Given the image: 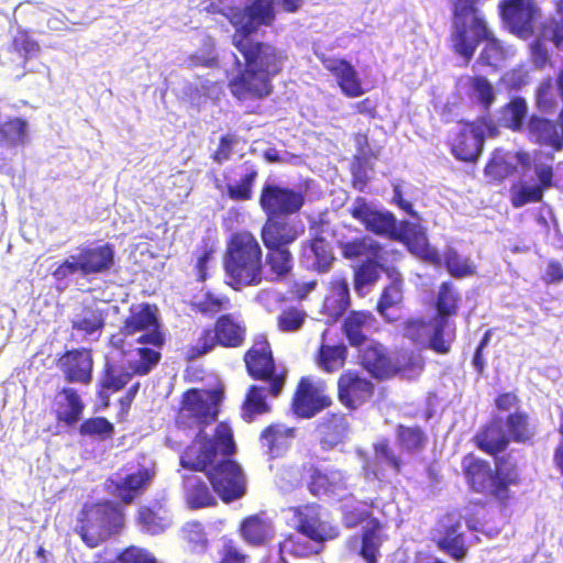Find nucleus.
Masks as SVG:
<instances>
[{
	"label": "nucleus",
	"instance_id": "20",
	"mask_svg": "<svg viewBox=\"0 0 563 563\" xmlns=\"http://www.w3.org/2000/svg\"><path fill=\"white\" fill-rule=\"evenodd\" d=\"M56 366L68 384L88 386L93 379V357L90 349L74 347L62 353Z\"/></svg>",
	"mask_w": 563,
	"mask_h": 563
},
{
	"label": "nucleus",
	"instance_id": "1",
	"mask_svg": "<svg viewBox=\"0 0 563 563\" xmlns=\"http://www.w3.org/2000/svg\"><path fill=\"white\" fill-rule=\"evenodd\" d=\"M473 443L479 451L494 457V467L473 453L464 455L461 465L468 489L499 506H508L512 498L511 487L521 485L522 475L517 460L504 454L510 442L503 418L495 416L485 422L473 437Z\"/></svg>",
	"mask_w": 563,
	"mask_h": 563
},
{
	"label": "nucleus",
	"instance_id": "16",
	"mask_svg": "<svg viewBox=\"0 0 563 563\" xmlns=\"http://www.w3.org/2000/svg\"><path fill=\"white\" fill-rule=\"evenodd\" d=\"M498 14L511 34L527 40L534 35L541 9L536 0H500Z\"/></svg>",
	"mask_w": 563,
	"mask_h": 563
},
{
	"label": "nucleus",
	"instance_id": "17",
	"mask_svg": "<svg viewBox=\"0 0 563 563\" xmlns=\"http://www.w3.org/2000/svg\"><path fill=\"white\" fill-rule=\"evenodd\" d=\"M213 492L224 504L243 498L246 494V477L241 466L231 459L220 460L206 474Z\"/></svg>",
	"mask_w": 563,
	"mask_h": 563
},
{
	"label": "nucleus",
	"instance_id": "12",
	"mask_svg": "<svg viewBox=\"0 0 563 563\" xmlns=\"http://www.w3.org/2000/svg\"><path fill=\"white\" fill-rule=\"evenodd\" d=\"M301 476L307 490L313 497H332L351 488L350 474L342 468L306 463L301 467Z\"/></svg>",
	"mask_w": 563,
	"mask_h": 563
},
{
	"label": "nucleus",
	"instance_id": "36",
	"mask_svg": "<svg viewBox=\"0 0 563 563\" xmlns=\"http://www.w3.org/2000/svg\"><path fill=\"white\" fill-rule=\"evenodd\" d=\"M339 510L344 527L353 529L363 522H368L373 518L371 505L362 499H357L353 494L344 495L340 498Z\"/></svg>",
	"mask_w": 563,
	"mask_h": 563
},
{
	"label": "nucleus",
	"instance_id": "28",
	"mask_svg": "<svg viewBox=\"0 0 563 563\" xmlns=\"http://www.w3.org/2000/svg\"><path fill=\"white\" fill-rule=\"evenodd\" d=\"M351 306L349 280L345 276L332 277L323 299L321 313L328 323H335Z\"/></svg>",
	"mask_w": 563,
	"mask_h": 563
},
{
	"label": "nucleus",
	"instance_id": "19",
	"mask_svg": "<svg viewBox=\"0 0 563 563\" xmlns=\"http://www.w3.org/2000/svg\"><path fill=\"white\" fill-rule=\"evenodd\" d=\"M218 411L214 406L203 397L198 388L186 390L180 400L175 423L179 429L203 427L216 421Z\"/></svg>",
	"mask_w": 563,
	"mask_h": 563
},
{
	"label": "nucleus",
	"instance_id": "62",
	"mask_svg": "<svg viewBox=\"0 0 563 563\" xmlns=\"http://www.w3.org/2000/svg\"><path fill=\"white\" fill-rule=\"evenodd\" d=\"M115 560L119 563H159L150 550L134 544L123 548Z\"/></svg>",
	"mask_w": 563,
	"mask_h": 563
},
{
	"label": "nucleus",
	"instance_id": "8",
	"mask_svg": "<svg viewBox=\"0 0 563 563\" xmlns=\"http://www.w3.org/2000/svg\"><path fill=\"white\" fill-rule=\"evenodd\" d=\"M124 526V514L120 506L106 500L87 504L78 517L76 532L88 548H97Z\"/></svg>",
	"mask_w": 563,
	"mask_h": 563
},
{
	"label": "nucleus",
	"instance_id": "9",
	"mask_svg": "<svg viewBox=\"0 0 563 563\" xmlns=\"http://www.w3.org/2000/svg\"><path fill=\"white\" fill-rule=\"evenodd\" d=\"M246 331V325L239 317L230 312L222 313L188 345L186 357L189 361L200 358L218 346L239 349L245 343Z\"/></svg>",
	"mask_w": 563,
	"mask_h": 563
},
{
	"label": "nucleus",
	"instance_id": "13",
	"mask_svg": "<svg viewBox=\"0 0 563 563\" xmlns=\"http://www.w3.org/2000/svg\"><path fill=\"white\" fill-rule=\"evenodd\" d=\"M332 405L324 380L302 376L294 390L290 408L300 419H311Z\"/></svg>",
	"mask_w": 563,
	"mask_h": 563
},
{
	"label": "nucleus",
	"instance_id": "61",
	"mask_svg": "<svg viewBox=\"0 0 563 563\" xmlns=\"http://www.w3.org/2000/svg\"><path fill=\"white\" fill-rule=\"evenodd\" d=\"M307 313L296 307L284 309L277 317V327L282 332H296L305 323Z\"/></svg>",
	"mask_w": 563,
	"mask_h": 563
},
{
	"label": "nucleus",
	"instance_id": "52",
	"mask_svg": "<svg viewBox=\"0 0 563 563\" xmlns=\"http://www.w3.org/2000/svg\"><path fill=\"white\" fill-rule=\"evenodd\" d=\"M391 280L383 289L376 305L377 312L387 319V310L402 301V278L398 272L390 274Z\"/></svg>",
	"mask_w": 563,
	"mask_h": 563
},
{
	"label": "nucleus",
	"instance_id": "40",
	"mask_svg": "<svg viewBox=\"0 0 563 563\" xmlns=\"http://www.w3.org/2000/svg\"><path fill=\"white\" fill-rule=\"evenodd\" d=\"M426 362L421 353L411 350H402L393 357V372L390 378L400 376L402 378H416L424 369Z\"/></svg>",
	"mask_w": 563,
	"mask_h": 563
},
{
	"label": "nucleus",
	"instance_id": "56",
	"mask_svg": "<svg viewBox=\"0 0 563 563\" xmlns=\"http://www.w3.org/2000/svg\"><path fill=\"white\" fill-rule=\"evenodd\" d=\"M444 266L454 278L473 276L475 266L470 258L461 256L454 249H449L444 254Z\"/></svg>",
	"mask_w": 563,
	"mask_h": 563
},
{
	"label": "nucleus",
	"instance_id": "27",
	"mask_svg": "<svg viewBox=\"0 0 563 563\" xmlns=\"http://www.w3.org/2000/svg\"><path fill=\"white\" fill-rule=\"evenodd\" d=\"M360 365L372 377L385 380L390 378L393 372V356L387 346L378 341H371L358 347Z\"/></svg>",
	"mask_w": 563,
	"mask_h": 563
},
{
	"label": "nucleus",
	"instance_id": "22",
	"mask_svg": "<svg viewBox=\"0 0 563 563\" xmlns=\"http://www.w3.org/2000/svg\"><path fill=\"white\" fill-rule=\"evenodd\" d=\"M374 391V383L358 372L347 369L338 378V398L350 410H355L369 401Z\"/></svg>",
	"mask_w": 563,
	"mask_h": 563
},
{
	"label": "nucleus",
	"instance_id": "6",
	"mask_svg": "<svg viewBox=\"0 0 563 563\" xmlns=\"http://www.w3.org/2000/svg\"><path fill=\"white\" fill-rule=\"evenodd\" d=\"M481 5L482 0H473L451 9V47L456 55L465 60L466 65L473 58L479 44L492 33Z\"/></svg>",
	"mask_w": 563,
	"mask_h": 563
},
{
	"label": "nucleus",
	"instance_id": "32",
	"mask_svg": "<svg viewBox=\"0 0 563 563\" xmlns=\"http://www.w3.org/2000/svg\"><path fill=\"white\" fill-rule=\"evenodd\" d=\"M462 303L463 297L460 288L452 280L442 282L433 300V318L452 320L459 314Z\"/></svg>",
	"mask_w": 563,
	"mask_h": 563
},
{
	"label": "nucleus",
	"instance_id": "33",
	"mask_svg": "<svg viewBox=\"0 0 563 563\" xmlns=\"http://www.w3.org/2000/svg\"><path fill=\"white\" fill-rule=\"evenodd\" d=\"M239 531L246 543L256 547L266 544L275 537L273 521L265 512L245 517L240 523Z\"/></svg>",
	"mask_w": 563,
	"mask_h": 563
},
{
	"label": "nucleus",
	"instance_id": "24",
	"mask_svg": "<svg viewBox=\"0 0 563 563\" xmlns=\"http://www.w3.org/2000/svg\"><path fill=\"white\" fill-rule=\"evenodd\" d=\"M86 404L79 391L71 386L57 389L51 402V412L58 426L73 428L84 416Z\"/></svg>",
	"mask_w": 563,
	"mask_h": 563
},
{
	"label": "nucleus",
	"instance_id": "60",
	"mask_svg": "<svg viewBox=\"0 0 563 563\" xmlns=\"http://www.w3.org/2000/svg\"><path fill=\"white\" fill-rule=\"evenodd\" d=\"M483 43H485V45L477 58V64L497 68V64L504 58V49L500 42L492 32L488 38L484 40Z\"/></svg>",
	"mask_w": 563,
	"mask_h": 563
},
{
	"label": "nucleus",
	"instance_id": "46",
	"mask_svg": "<svg viewBox=\"0 0 563 563\" xmlns=\"http://www.w3.org/2000/svg\"><path fill=\"white\" fill-rule=\"evenodd\" d=\"M484 172L490 184H501L516 173V166L512 164L509 154L496 150L492 154Z\"/></svg>",
	"mask_w": 563,
	"mask_h": 563
},
{
	"label": "nucleus",
	"instance_id": "38",
	"mask_svg": "<svg viewBox=\"0 0 563 563\" xmlns=\"http://www.w3.org/2000/svg\"><path fill=\"white\" fill-rule=\"evenodd\" d=\"M433 328L427 347L437 354L445 355L451 352L456 339V327L451 320L433 318Z\"/></svg>",
	"mask_w": 563,
	"mask_h": 563
},
{
	"label": "nucleus",
	"instance_id": "35",
	"mask_svg": "<svg viewBox=\"0 0 563 563\" xmlns=\"http://www.w3.org/2000/svg\"><path fill=\"white\" fill-rule=\"evenodd\" d=\"M509 442L532 444L536 439V428L530 422L529 415L523 410H515L503 419Z\"/></svg>",
	"mask_w": 563,
	"mask_h": 563
},
{
	"label": "nucleus",
	"instance_id": "47",
	"mask_svg": "<svg viewBox=\"0 0 563 563\" xmlns=\"http://www.w3.org/2000/svg\"><path fill=\"white\" fill-rule=\"evenodd\" d=\"M382 525L377 518L369 520L367 526L361 534V548L358 555L362 556L366 563H377L379 556L380 542L378 540V531Z\"/></svg>",
	"mask_w": 563,
	"mask_h": 563
},
{
	"label": "nucleus",
	"instance_id": "30",
	"mask_svg": "<svg viewBox=\"0 0 563 563\" xmlns=\"http://www.w3.org/2000/svg\"><path fill=\"white\" fill-rule=\"evenodd\" d=\"M434 542L439 550L456 562H462L468 553L460 520L443 523L438 530V538L434 539Z\"/></svg>",
	"mask_w": 563,
	"mask_h": 563
},
{
	"label": "nucleus",
	"instance_id": "48",
	"mask_svg": "<svg viewBox=\"0 0 563 563\" xmlns=\"http://www.w3.org/2000/svg\"><path fill=\"white\" fill-rule=\"evenodd\" d=\"M364 228L376 235L388 236L393 240H401L402 236L395 216L389 211L375 210Z\"/></svg>",
	"mask_w": 563,
	"mask_h": 563
},
{
	"label": "nucleus",
	"instance_id": "49",
	"mask_svg": "<svg viewBox=\"0 0 563 563\" xmlns=\"http://www.w3.org/2000/svg\"><path fill=\"white\" fill-rule=\"evenodd\" d=\"M470 97L488 112L496 101V91L487 77L482 75L468 78Z\"/></svg>",
	"mask_w": 563,
	"mask_h": 563
},
{
	"label": "nucleus",
	"instance_id": "42",
	"mask_svg": "<svg viewBox=\"0 0 563 563\" xmlns=\"http://www.w3.org/2000/svg\"><path fill=\"white\" fill-rule=\"evenodd\" d=\"M347 358V347L344 343H322L317 353V364L325 373H334L342 368Z\"/></svg>",
	"mask_w": 563,
	"mask_h": 563
},
{
	"label": "nucleus",
	"instance_id": "3",
	"mask_svg": "<svg viewBox=\"0 0 563 563\" xmlns=\"http://www.w3.org/2000/svg\"><path fill=\"white\" fill-rule=\"evenodd\" d=\"M165 343L156 308L150 303L131 306L120 329L109 338L110 346L122 356L139 355V351L145 349L158 355V363Z\"/></svg>",
	"mask_w": 563,
	"mask_h": 563
},
{
	"label": "nucleus",
	"instance_id": "43",
	"mask_svg": "<svg viewBox=\"0 0 563 563\" xmlns=\"http://www.w3.org/2000/svg\"><path fill=\"white\" fill-rule=\"evenodd\" d=\"M499 134L496 122L490 117H479L462 124L460 135L464 141H486Z\"/></svg>",
	"mask_w": 563,
	"mask_h": 563
},
{
	"label": "nucleus",
	"instance_id": "58",
	"mask_svg": "<svg viewBox=\"0 0 563 563\" xmlns=\"http://www.w3.org/2000/svg\"><path fill=\"white\" fill-rule=\"evenodd\" d=\"M375 457L386 464L395 474H400L405 466V461L398 455L388 439H382L373 444Z\"/></svg>",
	"mask_w": 563,
	"mask_h": 563
},
{
	"label": "nucleus",
	"instance_id": "2",
	"mask_svg": "<svg viewBox=\"0 0 563 563\" xmlns=\"http://www.w3.org/2000/svg\"><path fill=\"white\" fill-rule=\"evenodd\" d=\"M232 44L244 60V68L229 80L238 100H258L273 91L272 79L280 75L288 62L286 51L254 35H232Z\"/></svg>",
	"mask_w": 563,
	"mask_h": 563
},
{
	"label": "nucleus",
	"instance_id": "54",
	"mask_svg": "<svg viewBox=\"0 0 563 563\" xmlns=\"http://www.w3.org/2000/svg\"><path fill=\"white\" fill-rule=\"evenodd\" d=\"M106 325L103 311L96 307H85L82 316L71 321L74 330L91 335L97 331H101Z\"/></svg>",
	"mask_w": 563,
	"mask_h": 563
},
{
	"label": "nucleus",
	"instance_id": "51",
	"mask_svg": "<svg viewBox=\"0 0 563 563\" xmlns=\"http://www.w3.org/2000/svg\"><path fill=\"white\" fill-rule=\"evenodd\" d=\"M499 112V122L501 125L512 131H520L522 129L523 119L527 115L526 100L521 97L512 98L500 108Z\"/></svg>",
	"mask_w": 563,
	"mask_h": 563
},
{
	"label": "nucleus",
	"instance_id": "34",
	"mask_svg": "<svg viewBox=\"0 0 563 563\" xmlns=\"http://www.w3.org/2000/svg\"><path fill=\"white\" fill-rule=\"evenodd\" d=\"M376 322L375 316L368 310H351L342 321L341 330L349 344L362 346L366 341L365 330Z\"/></svg>",
	"mask_w": 563,
	"mask_h": 563
},
{
	"label": "nucleus",
	"instance_id": "57",
	"mask_svg": "<svg viewBox=\"0 0 563 563\" xmlns=\"http://www.w3.org/2000/svg\"><path fill=\"white\" fill-rule=\"evenodd\" d=\"M380 265L373 260L362 262L354 271V289L362 295L364 287L374 285L379 279Z\"/></svg>",
	"mask_w": 563,
	"mask_h": 563
},
{
	"label": "nucleus",
	"instance_id": "31",
	"mask_svg": "<svg viewBox=\"0 0 563 563\" xmlns=\"http://www.w3.org/2000/svg\"><path fill=\"white\" fill-rule=\"evenodd\" d=\"M135 521L143 533L151 536L163 533L172 523L168 510L157 500L140 506Z\"/></svg>",
	"mask_w": 563,
	"mask_h": 563
},
{
	"label": "nucleus",
	"instance_id": "10",
	"mask_svg": "<svg viewBox=\"0 0 563 563\" xmlns=\"http://www.w3.org/2000/svg\"><path fill=\"white\" fill-rule=\"evenodd\" d=\"M245 369L249 376L255 380L267 384V393L272 397H278L286 383V372L277 371L273 350L267 335L258 333L253 338L252 345L243 355Z\"/></svg>",
	"mask_w": 563,
	"mask_h": 563
},
{
	"label": "nucleus",
	"instance_id": "4",
	"mask_svg": "<svg viewBox=\"0 0 563 563\" xmlns=\"http://www.w3.org/2000/svg\"><path fill=\"white\" fill-rule=\"evenodd\" d=\"M227 285L235 291L257 286L264 280L263 251L256 238L249 231L231 234L223 258Z\"/></svg>",
	"mask_w": 563,
	"mask_h": 563
},
{
	"label": "nucleus",
	"instance_id": "41",
	"mask_svg": "<svg viewBox=\"0 0 563 563\" xmlns=\"http://www.w3.org/2000/svg\"><path fill=\"white\" fill-rule=\"evenodd\" d=\"M267 250L265 263L268 266L272 282L282 280L292 269L294 257L288 247L265 246Z\"/></svg>",
	"mask_w": 563,
	"mask_h": 563
},
{
	"label": "nucleus",
	"instance_id": "53",
	"mask_svg": "<svg viewBox=\"0 0 563 563\" xmlns=\"http://www.w3.org/2000/svg\"><path fill=\"white\" fill-rule=\"evenodd\" d=\"M258 177V170L249 166L239 181L225 186V195L233 201H249L253 197L254 184Z\"/></svg>",
	"mask_w": 563,
	"mask_h": 563
},
{
	"label": "nucleus",
	"instance_id": "25",
	"mask_svg": "<svg viewBox=\"0 0 563 563\" xmlns=\"http://www.w3.org/2000/svg\"><path fill=\"white\" fill-rule=\"evenodd\" d=\"M303 232V225L289 220L288 217H266L261 230V238L264 246L288 247Z\"/></svg>",
	"mask_w": 563,
	"mask_h": 563
},
{
	"label": "nucleus",
	"instance_id": "55",
	"mask_svg": "<svg viewBox=\"0 0 563 563\" xmlns=\"http://www.w3.org/2000/svg\"><path fill=\"white\" fill-rule=\"evenodd\" d=\"M309 249L314 256V269L319 273L328 272L334 261L330 243L324 238L314 236L309 241Z\"/></svg>",
	"mask_w": 563,
	"mask_h": 563
},
{
	"label": "nucleus",
	"instance_id": "21",
	"mask_svg": "<svg viewBox=\"0 0 563 563\" xmlns=\"http://www.w3.org/2000/svg\"><path fill=\"white\" fill-rule=\"evenodd\" d=\"M155 472L145 466L123 477L115 474L107 478L104 489L111 496L118 498L124 505H131L142 496L152 483Z\"/></svg>",
	"mask_w": 563,
	"mask_h": 563
},
{
	"label": "nucleus",
	"instance_id": "63",
	"mask_svg": "<svg viewBox=\"0 0 563 563\" xmlns=\"http://www.w3.org/2000/svg\"><path fill=\"white\" fill-rule=\"evenodd\" d=\"M529 131L536 135V141H560L555 122L545 118L531 117L529 120Z\"/></svg>",
	"mask_w": 563,
	"mask_h": 563
},
{
	"label": "nucleus",
	"instance_id": "18",
	"mask_svg": "<svg viewBox=\"0 0 563 563\" xmlns=\"http://www.w3.org/2000/svg\"><path fill=\"white\" fill-rule=\"evenodd\" d=\"M306 202L300 190L274 183H265L261 189L258 203L266 217H289L298 213Z\"/></svg>",
	"mask_w": 563,
	"mask_h": 563
},
{
	"label": "nucleus",
	"instance_id": "50",
	"mask_svg": "<svg viewBox=\"0 0 563 563\" xmlns=\"http://www.w3.org/2000/svg\"><path fill=\"white\" fill-rule=\"evenodd\" d=\"M230 307L231 299L227 295L216 294L211 290L205 291L199 299L190 302L192 311L206 317L214 316Z\"/></svg>",
	"mask_w": 563,
	"mask_h": 563
},
{
	"label": "nucleus",
	"instance_id": "26",
	"mask_svg": "<svg viewBox=\"0 0 563 563\" xmlns=\"http://www.w3.org/2000/svg\"><path fill=\"white\" fill-rule=\"evenodd\" d=\"M318 58L324 69L336 79V84L345 97L357 98L365 92L358 73L349 60L324 54L319 55Z\"/></svg>",
	"mask_w": 563,
	"mask_h": 563
},
{
	"label": "nucleus",
	"instance_id": "14",
	"mask_svg": "<svg viewBox=\"0 0 563 563\" xmlns=\"http://www.w3.org/2000/svg\"><path fill=\"white\" fill-rule=\"evenodd\" d=\"M233 26V34L254 35L261 26L276 21L275 0H251L243 8H229L221 12Z\"/></svg>",
	"mask_w": 563,
	"mask_h": 563
},
{
	"label": "nucleus",
	"instance_id": "39",
	"mask_svg": "<svg viewBox=\"0 0 563 563\" xmlns=\"http://www.w3.org/2000/svg\"><path fill=\"white\" fill-rule=\"evenodd\" d=\"M395 434L399 449L408 454L422 452L429 441L426 430L418 424L406 426L399 423L396 426Z\"/></svg>",
	"mask_w": 563,
	"mask_h": 563
},
{
	"label": "nucleus",
	"instance_id": "5",
	"mask_svg": "<svg viewBox=\"0 0 563 563\" xmlns=\"http://www.w3.org/2000/svg\"><path fill=\"white\" fill-rule=\"evenodd\" d=\"M516 158L522 167L521 185H514L510 202L514 208L542 201L544 192L554 186L553 155L536 152H517Z\"/></svg>",
	"mask_w": 563,
	"mask_h": 563
},
{
	"label": "nucleus",
	"instance_id": "23",
	"mask_svg": "<svg viewBox=\"0 0 563 563\" xmlns=\"http://www.w3.org/2000/svg\"><path fill=\"white\" fill-rule=\"evenodd\" d=\"M80 266V275L106 274L115 263V249L110 242H90L77 247L75 255Z\"/></svg>",
	"mask_w": 563,
	"mask_h": 563
},
{
	"label": "nucleus",
	"instance_id": "59",
	"mask_svg": "<svg viewBox=\"0 0 563 563\" xmlns=\"http://www.w3.org/2000/svg\"><path fill=\"white\" fill-rule=\"evenodd\" d=\"M11 47L24 62H27L41 51L40 44L24 29L18 30L16 34L12 37Z\"/></svg>",
	"mask_w": 563,
	"mask_h": 563
},
{
	"label": "nucleus",
	"instance_id": "15",
	"mask_svg": "<svg viewBox=\"0 0 563 563\" xmlns=\"http://www.w3.org/2000/svg\"><path fill=\"white\" fill-rule=\"evenodd\" d=\"M290 511L296 519L297 531L314 542L322 543L340 536L339 526L323 518V507L317 501L290 507Z\"/></svg>",
	"mask_w": 563,
	"mask_h": 563
},
{
	"label": "nucleus",
	"instance_id": "64",
	"mask_svg": "<svg viewBox=\"0 0 563 563\" xmlns=\"http://www.w3.org/2000/svg\"><path fill=\"white\" fill-rule=\"evenodd\" d=\"M27 134V122L22 118H12L0 122V141H23Z\"/></svg>",
	"mask_w": 563,
	"mask_h": 563
},
{
	"label": "nucleus",
	"instance_id": "11",
	"mask_svg": "<svg viewBox=\"0 0 563 563\" xmlns=\"http://www.w3.org/2000/svg\"><path fill=\"white\" fill-rule=\"evenodd\" d=\"M123 357L126 361L125 367L113 362H107L103 365L99 380V393L114 394L120 391L130 383L133 376H145L158 365V355L145 349H141L139 355L130 354V356Z\"/></svg>",
	"mask_w": 563,
	"mask_h": 563
},
{
	"label": "nucleus",
	"instance_id": "45",
	"mask_svg": "<svg viewBox=\"0 0 563 563\" xmlns=\"http://www.w3.org/2000/svg\"><path fill=\"white\" fill-rule=\"evenodd\" d=\"M266 394L269 395L267 386L251 385L249 387L242 405V418L244 421L252 422L256 416L271 411V407L265 400Z\"/></svg>",
	"mask_w": 563,
	"mask_h": 563
},
{
	"label": "nucleus",
	"instance_id": "37",
	"mask_svg": "<svg viewBox=\"0 0 563 563\" xmlns=\"http://www.w3.org/2000/svg\"><path fill=\"white\" fill-rule=\"evenodd\" d=\"M184 495L186 505L190 509H201L217 505V499L208 485L195 475L184 477Z\"/></svg>",
	"mask_w": 563,
	"mask_h": 563
},
{
	"label": "nucleus",
	"instance_id": "29",
	"mask_svg": "<svg viewBox=\"0 0 563 563\" xmlns=\"http://www.w3.org/2000/svg\"><path fill=\"white\" fill-rule=\"evenodd\" d=\"M297 433L298 429L296 427H288L276 422L268 424L262 430L258 441L268 457L276 459L284 455L291 446Z\"/></svg>",
	"mask_w": 563,
	"mask_h": 563
},
{
	"label": "nucleus",
	"instance_id": "7",
	"mask_svg": "<svg viewBox=\"0 0 563 563\" xmlns=\"http://www.w3.org/2000/svg\"><path fill=\"white\" fill-rule=\"evenodd\" d=\"M235 442L231 427L219 422L212 437L201 428L180 455V465L192 472L207 474L219 461L218 454L230 456L235 452Z\"/></svg>",
	"mask_w": 563,
	"mask_h": 563
},
{
	"label": "nucleus",
	"instance_id": "44",
	"mask_svg": "<svg viewBox=\"0 0 563 563\" xmlns=\"http://www.w3.org/2000/svg\"><path fill=\"white\" fill-rule=\"evenodd\" d=\"M78 433L82 438H89L98 442L111 440L115 433L114 424L106 417L97 416L81 419Z\"/></svg>",
	"mask_w": 563,
	"mask_h": 563
}]
</instances>
